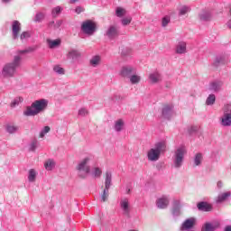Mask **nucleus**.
Masks as SVG:
<instances>
[{
  "label": "nucleus",
  "mask_w": 231,
  "mask_h": 231,
  "mask_svg": "<svg viewBox=\"0 0 231 231\" xmlns=\"http://www.w3.org/2000/svg\"><path fill=\"white\" fill-rule=\"evenodd\" d=\"M13 39L15 41L19 39V32H21V23L14 21L12 23Z\"/></svg>",
  "instance_id": "16"
},
{
  "label": "nucleus",
  "mask_w": 231,
  "mask_h": 231,
  "mask_svg": "<svg viewBox=\"0 0 231 231\" xmlns=\"http://www.w3.org/2000/svg\"><path fill=\"white\" fill-rule=\"evenodd\" d=\"M80 57H82V53L77 49H70L67 53V59H69V60H72L73 62H75V60H79Z\"/></svg>",
  "instance_id": "14"
},
{
  "label": "nucleus",
  "mask_w": 231,
  "mask_h": 231,
  "mask_svg": "<svg viewBox=\"0 0 231 231\" xmlns=\"http://www.w3.org/2000/svg\"><path fill=\"white\" fill-rule=\"evenodd\" d=\"M185 154H187V148L185 145H180L176 148L172 155L174 169H181V167H183V162H185Z\"/></svg>",
  "instance_id": "5"
},
{
  "label": "nucleus",
  "mask_w": 231,
  "mask_h": 231,
  "mask_svg": "<svg viewBox=\"0 0 231 231\" xmlns=\"http://www.w3.org/2000/svg\"><path fill=\"white\" fill-rule=\"evenodd\" d=\"M60 42H61L60 39H56V40L47 39V44L51 50L59 48V46H60Z\"/></svg>",
  "instance_id": "27"
},
{
  "label": "nucleus",
  "mask_w": 231,
  "mask_h": 231,
  "mask_svg": "<svg viewBox=\"0 0 231 231\" xmlns=\"http://www.w3.org/2000/svg\"><path fill=\"white\" fill-rule=\"evenodd\" d=\"M149 80L151 84H159V82H162V74L160 72H152L149 75Z\"/></svg>",
  "instance_id": "20"
},
{
  "label": "nucleus",
  "mask_w": 231,
  "mask_h": 231,
  "mask_svg": "<svg viewBox=\"0 0 231 231\" xmlns=\"http://www.w3.org/2000/svg\"><path fill=\"white\" fill-rule=\"evenodd\" d=\"M37 147H39V141H37V139L32 140L29 143V151L31 152H35V151L37 150Z\"/></svg>",
  "instance_id": "36"
},
{
  "label": "nucleus",
  "mask_w": 231,
  "mask_h": 231,
  "mask_svg": "<svg viewBox=\"0 0 231 231\" xmlns=\"http://www.w3.org/2000/svg\"><path fill=\"white\" fill-rule=\"evenodd\" d=\"M91 174L94 178H100V176H102V168L94 167L92 169Z\"/></svg>",
  "instance_id": "38"
},
{
  "label": "nucleus",
  "mask_w": 231,
  "mask_h": 231,
  "mask_svg": "<svg viewBox=\"0 0 231 231\" xmlns=\"http://www.w3.org/2000/svg\"><path fill=\"white\" fill-rule=\"evenodd\" d=\"M113 181V173L111 171H106V177H105V189H111V183Z\"/></svg>",
  "instance_id": "24"
},
{
  "label": "nucleus",
  "mask_w": 231,
  "mask_h": 231,
  "mask_svg": "<svg viewBox=\"0 0 231 231\" xmlns=\"http://www.w3.org/2000/svg\"><path fill=\"white\" fill-rule=\"evenodd\" d=\"M175 53L178 55H185V53H187V42L183 41L179 42L175 47Z\"/></svg>",
  "instance_id": "15"
},
{
  "label": "nucleus",
  "mask_w": 231,
  "mask_h": 231,
  "mask_svg": "<svg viewBox=\"0 0 231 231\" xmlns=\"http://www.w3.org/2000/svg\"><path fill=\"white\" fill-rule=\"evenodd\" d=\"M51 130V128H50V126H44L40 132V138H44V136H46Z\"/></svg>",
  "instance_id": "43"
},
{
  "label": "nucleus",
  "mask_w": 231,
  "mask_h": 231,
  "mask_svg": "<svg viewBox=\"0 0 231 231\" xmlns=\"http://www.w3.org/2000/svg\"><path fill=\"white\" fill-rule=\"evenodd\" d=\"M162 118L164 120H171L176 113L174 112V106L172 105H164L162 111Z\"/></svg>",
  "instance_id": "9"
},
{
  "label": "nucleus",
  "mask_w": 231,
  "mask_h": 231,
  "mask_svg": "<svg viewBox=\"0 0 231 231\" xmlns=\"http://www.w3.org/2000/svg\"><path fill=\"white\" fill-rule=\"evenodd\" d=\"M224 231H231V226H226Z\"/></svg>",
  "instance_id": "53"
},
{
  "label": "nucleus",
  "mask_w": 231,
  "mask_h": 231,
  "mask_svg": "<svg viewBox=\"0 0 231 231\" xmlns=\"http://www.w3.org/2000/svg\"><path fill=\"white\" fill-rule=\"evenodd\" d=\"M200 21L208 22L212 19V13L208 10H202L199 14Z\"/></svg>",
  "instance_id": "25"
},
{
  "label": "nucleus",
  "mask_w": 231,
  "mask_h": 231,
  "mask_svg": "<svg viewBox=\"0 0 231 231\" xmlns=\"http://www.w3.org/2000/svg\"><path fill=\"white\" fill-rule=\"evenodd\" d=\"M95 160L93 155H87L81 161L79 162L76 166V171H78V174L80 178H87L88 174L91 172L90 163Z\"/></svg>",
  "instance_id": "4"
},
{
  "label": "nucleus",
  "mask_w": 231,
  "mask_h": 231,
  "mask_svg": "<svg viewBox=\"0 0 231 231\" xmlns=\"http://www.w3.org/2000/svg\"><path fill=\"white\" fill-rule=\"evenodd\" d=\"M81 32L85 35L91 37L97 32V23L92 20H86L81 23Z\"/></svg>",
  "instance_id": "7"
},
{
  "label": "nucleus",
  "mask_w": 231,
  "mask_h": 231,
  "mask_svg": "<svg viewBox=\"0 0 231 231\" xmlns=\"http://www.w3.org/2000/svg\"><path fill=\"white\" fill-rule=\"evenodd\" d=\"M223 115L220 117V125L223 127H230L231 125V104H225L222 107Z\"/></svg>",
  "instance_id": "6"
},
{
  "label": "nucleus",
  "mask_w": 231,
  "mask_h": 231,
  "mask_svg": "<svg viewBox=\"0 0 231 231\" xmlns=\"http://www.w3.org/2000/svg\"><path fill=\"white\" fill-rule=\"evenodd\" d=\"M129 53H131V51L129 49H125L122 51L121 55L123 57H127V55H129Z\"/></svg>",
  "instance_id": "50"
},
{
  "label": "nucleus",
  "mask_w": 231,
  "mask_h": 231,
  "mask_svg": "<svg viewBox=\"0 0 231 231\" xmlns=\"http://www.w3.org/2000/svg\"><path fill=\"white\" fill-rule=\"evenodd\" d=\"M169 203H171V199H169V196L162 195V197L158 198L156 200V207L157 208H167L169 207Z\"/></svg>",
  "instance_id": "10"
},
{
  "label": "nucleus",
  "mask_w": 231,
  "mask_h": 231,
  "mask_svg": "<svg viewBox=\"0 0 231 231\" xmlns=\"http://www.w3.org/2000/svg\"><path fill=\"white\" fill-rule=\"evenodd\" d=\"M156 169H157V171H162V163H158L156 165Z\"/></svg>",
  "instance_id": "52"
},
{
  "label": "nucleus",
  "mask_w": 231,
  "mask_h": 231,
  "mask_svg": "<svg viewBox=\"0 0 231 231\" xmlns=\"http://www.w3.org/2000/svg\"><path fill=\"white\" fill-rule=\"evenodd\" d=\"M221 88H223V82L212 81L208 87V91H209L210 93H219Z\"/></svg>",
  "instance_id": "13"
},
{
  "label": "nucleus",
  "mask_w": 231,
  "mask_h": 231,
  "mask_svg": "<svg viewBox=\"0 0 231 231\" xmlns=\"http://www.w3.org/2000/svg\"><path fill=\"white\" fill-rule=\"evenodd\" d=\"M107 198H109V189L105 188L101 195V201H107Z\"/></svg>",
  "instance_id": "42"
},
{
  "label": "nucleus",
  "mask_w": 231,
  "mask_h": 231,
  "mask_svg": "<svg viewBox=\"0 0 231 231\" xmlns=\"http://www.w3.org/2000/svg\"><path fill=\"white\" fill-rule=\"evenodd\" d=\"M136 69L131 66H125L121 69V76L122 77H131V73H134Z\"/></svg>",
  "instance_id": "23"
},
{
  "label": "nucleus",
  "mask_w": 231,
  "mask_h": 231,
  "mask_svg": "<svg viewBox=\"0 0 231 231\" xmlns=\"http://www.w3.org/2000/svg\"><path fill=\"white\" fill-rule=\"evenodd\" d=\"M24 98L23 97H15L10 104V107H17L19 105L23 104Z\"/></svg>",
  "instance_id": "33"
},
{
  "label": "nucleus",
  "mask_w": 231,
  "mask_h": 231,
  "mask_svg": "<svg viewBox=\"0 0 231 231\" xmlns=\"http://www.w3.org/2000/svg\"><path fill=\"white\" fill-rule=\"evenodd\" d=\"M131 21H133V18L131 16H126L121 20V24L123 26H127L128 24H131Z\"/></svg>",
  "instance_id": "46"
},
{
  "label": "nucleus",
  "mask_w": 231,
  "mask_h": 231,
  "mask_svg": "<svg viewBox=\"0 0 231 231\" xmlns=\"http://www.w3.org/2000/svg\"><path fill=\"white\" fill-rule=\"evenodd\" d=\"M215 64L217 66L218 64H225V56H217L215 60Z\"/></svg>",
  "instance_id": "49"
},
{
  "label": "nucleus",
  "mask_w": 231,
  "mask_h": 231,
  "mask_svg": "<svg viewBox=\"0 0 231 231\" xmlns=\"http://www.w3.org/2000/svg\"><path fill=\"white\" fill-rule=\"evenodd\" d=\"M49 26L51 28H53V30H57L59 28H60V26H62V21L58 20V21H56V23L54 21L50 22Z\"/></svg>",
  "instance_id": "39"
},
{
  "label": "nucleus",
  "mask_w": 231,
  "mask_h": 231,
  "mask_svg": "<svg viewBox=\"0 0 231 231\" xmlns=\"http://www.w3.org/2000/svg\"><path fill=\"white\" fill-rule=\"evenodd\" d=\"M5 129L6 132L9 133V134H15V133L19 131V127L15 125H7Z\"/></svg>",
  "instance_id": "32"
},
{
  "label": "nucleus",
  "mask_w": 231,
  "mask_h": 231,
  "mask_svg": "<svg viewBox=\"0 0 231 231\" xmlns=\"http://www.w3.org/2000/svg\"><path fill=\"white\" fill-rule=\"evenodd\" d=\"M231 197V192L230 191H226V192H224V193H220L217 199H216V202L217 203H223L224 201H226L228 199V198Z\"/></svg>",
  "instance_id": "26"
},
{
  "label": "nucleus",
  "mask_w": 231,
  "mask_h": 231,
  "mask_svg": "<svg viewBox=\"0 0 231 231\" xmlns=\"http://www.w3.org/2000/svg\"><path fill=\"white\" fill-rule=\"evenodd\" d=\"M216 104V95L209 94L206 99V106H214Z\"/></svg>",
  "instance_id": "37"
},
{
  "label": "nucleus",
  "mask_w": 231,
  "mask_h": 231,
  "mask_svg": "<svg viewBox=\"0 0 231 231\" xmlns=\"http://www.w3.org/2000/svg\"><path fill=\"white\" fill-rule=\"evenodd\" d=\"M78 115L79 116H88V115H89V112L88 111V109L82 107L79 110Z\"/></svg>",
  "instance_id": "48"
},
{
  "label": "nucleus",
  "mask_w": 231,
  "mask_h": 231,
  "mask_svg": "<svg viewBox=\"0 0 231 231\" xmlns=\"http://www.w3.org/2000/svg\"><path fill=\"white\" fill-rule=\"evenodd\" d=\"M33 51V49H27L18 51L14 56L13 60L5 63L1 70V77L3 79H14L17 73V69L21 68V62H23V55Z\"/></svg>",
  "instance_id": "1"
},
{
  "label": "nucleus",
  "mask_w": 231,
  "mask_h": 231,
  "mask_svg": "<svg viewBox=\"0 0 231 231\" xmlns=\"http://www.w3.org/2000/svg\"><path fill=\"white\" fill-rule=\"evenodd\" d=\"M196 217H189L184 220L183 224L180 226L181 231L190 230L196 225Z\"/></svg>",
  "instance_id": "12"
},
{
  "label": "nucleus",
  "mask_w": 231,
  "mask_h": 231,
  "mask_svg": "<svg viewBox=\"0 0 231 231\" xmlns=\"http://www.w3.org/2000/svg\"><path fill=\"white\" fill-rule=\"evenodd\" d=\"M126 11L125 8L123 7H116V17H124V15H125Z\"/></svg>",
  "instance_id": "41"
},
{
  "label": "nucleus",
  "mask_w": 231,
  "mask_h": 231,
  "mask_svg": "<svg viewBox=\"0 0 231 231\" xmlns=\"http://www.w3.org/2000/svg\"><path fill=\"white\" fill-rule=\"evenodd\" d=\"M179 16L183 17V15H187L189 12H190V6L189 5H181L178 8Z\"/></svg>",
  "instance_id": "28"
},
{
  "label": "nucleus",
  "mask_w": 231,
  "mask_h": 231,
  "mask_svg": "<svg viewBox=\"0 0 231 231\" xmlns=\"http://www.w3.org/2000/svg\"><path fill=\"white\" fill-rule=\"evenodd\" d=\"M105 35L111 41H113V39H116V37L120 35V32H118V27H116V25H110L106 29Z\"/></svg>",
  "instance_id": "11"
},
{
  "label": "nucleus",
  "mask_w": 231,
  "mask_h": 231,
  "mask_svg": "<svg viewBox=\"0 0 231 231\" xmlns=\"http://www.w3.org/2000/svg\"><path fill=\"white\" fill-rule=\"evenodd\" d=\"M52 71L56 73V75H65L66 69L62 68L60 65H54L52 68Z\"/></svg>",
  "instance_id": "31"
},
{
  "label": "nucleus",
  "mask_w": 231,
  "mask_h": 231,
  "mask_svg": "<svg viewBox=\"0 0 231 231\" xmlns=\"http://www.w3.org/2000/svg\"><path fill=\"white\" fill-rule=\"evenodd\" d=\"M128 79L130 83L133 85L140 84V82L142 81V77L138 74L131 75Z\"/></svg>",
  "instance_id": "29"
},
{
  "label": "nucleus",
  "mask_w": 231,
  "mask_h": 231,
  "mask_svg": "<svg viewBox=\"0 0 231 231\" xmlns=\"http://www.w3.org/2000/svg\"><path fill=\"white\" fill-rule=\"evenodd\" d=\"M219 222H207L203 225L201 231H214L219 228Z\"/></svg>",
  "instance_id": "18"
},
{
  "label": "nucleus",
  "mask_w": 231,
  "mask_h": 231,
  "mask_svg": "<svg viewBox=\"0 0 231 231\" xmlns=\"http://www.w3.org/2000/svg\"><path fill=\"white\" fill-rule=\"evenodd\" d=\"M171 214L173 217H180V216H181V203L180 200H175L173 202Z\"/></svg>",
  "instance_id": "17"
},
{
  "label": "nucleus",
  "mask_w": 231,
  "mask_h": 231,
  "mask_svg": "<svg viewBox=\"0 0 231 231\" xmlns=\"http://www.w3.org/2000/svg\"><path fill=\"white\" fill-rule=\"evenodd\" d=\"M197 208L201 210L202 212H212V204H209L208 202H199L197 205Z\"/></svg>",
  "instance_id": "22"
},
{
  "label": "nucleus",
  "mask_w": 231,
  "mask_h": 231,
  "mask_svg": "<svg viewBox=\"0 0 231 231\" xmlns=\"http://www.w3.org/2000/svg\"><path fill=\"white\" fill-rule=\"evenodd\" d=\"M89 64L92 68H98L100 64H102V56L100 55H94L89 60Z\"/></svg>",
  "instance_id": "19"
},
{
  "label": "nucleus",
  "mask_w": 231,
  "mask_h": 231,
  "mask_svg": "<svg viewBox=\"0 0 231 231\" xmlns=\"http://www.w3.org/2000/svg\"><path fill=\"white\" fill-rule=\"evenodd\" d=\"M171 86V82H166V88H169Z\"/></svg>",
  "instance_id": "58"
},
{
  "label": "nucleus",
  "mask_w": 231,
  "mask_h": 231,
  "mask_svg": "<svg viewBox=\"0 0 231 231\" xmlns=\"http://www.w3.org/2000/svg\"><path fill=\"white\" fill-rule=\"evenodd\" d=\"M43 20H44V13L36 14V15L34 17L35 23H42Z\"/></svg>",
  "instance_id": "45"
},
{
  "label": "nucleus",
  "mask_w": 231,
  "mask_h": 231,
  "mask_svg": "<svg viewBox=\"0 0 231 231\" xmlns=\"http://www.w3.org/2000/svg\"><path fill=\"white\" fill-rule=\"evenodd\" d=\"M193 131H197V128H193Z\"/></svg>",
  "instance_id": "59"
},
{
  "label": "nucleus",
  "mask_w": 231,
  "mask_h": 231,
  "mask_svg": "<svg viewBox=\"0 0 231 231\" xmlns=\"http://www.w3.org/2000/svg\"><path fill=\"white\" fill-rule=\"evenodd\" d=\"M194 165L195 167H199L203 162V154L202 153H197L194 157Z\"/></svg>",
  "instance_id": "34"
},
{
  "label": "nucleus",
  "mask_w": 231,
  "mask_h": 231,
  "mask_svg": "<svg viewBox=\"0 0 231 231\" xmlns=\"http://www.w3.org/2000/svg\"><path fill=\"white\" fill-rule=\"evenodd\" d=\"M32 37V32H23L20 35V41L24 42V41H28Z\"/></svg>",
  "instance_id": "40"
},
{
  "label": "nucleus",
  "mask_w": 231,
  "mask_h": 231,
  "mask_svg": "<svg viewBox=\"0 0 231 231\" xmlns=\"http://www.w3.org/2000/svg\"><path fill=\"white\" fill-rule=\"evenodd\" d=\"M76 14H82L84 12L83 7L78 6L75 10Z\"/></svg>",
  "instance_id": "51"
},
{
  "label": "nucleus",
  "mask_w": 231,
  "mask_h": 231,
  "mask_svg": "<svg viewBox=\"0 0 231 231\" xmlns=\"http://www.w3.org/2000/svg\"><path fill=\"white\" fill-rule=\"evenodd\" d=\"M125 127V121L124 119H117L114 124V130L116 133H122Z\"/></svg>",
  "instance_id": "21"
},
{
  "label": "nucleus",
  "mask_w": 231,
  "mask_h": 231,
  "mask_svg": "<svg viewBox=\"0 0 231 231\" xmlns=\"http://www.w3.org/2000/svg\"><path fill=\"white\" fill-rule=\"evenodd\" d=\"M169 23H171V17L170 16H164L162 20V27L165 28Z\"/></svg>",
  "instance_id": "47"
},
{
  "label": "nucleus",
  "mask_w": 231,
  "mask_h": 231,
  "mask_svg": "<svg viewBox=\"0 0 231 231\" xmlns=\"http://www.w3.org/2000/svg\"><path fill=\"white\" fill-rule=\"evenodd\" d=\"M126 194H131V189L126 188Z\"/></svg>",
  "instance_id": "57"
},
{
  "label": "nucleus",
  "mask_w": 231,
  "mask_h": 231,
  "mask_svg": "<svg viewBox=\"0 0 231 231\" xmlns=\"http://www.w3.org/2000/svg\"><path fill=\"white\" fill-rule=\"evenodd\" d=\"M119 207L123 216H125V217H129L131 216V202L129 201V199H121L119 202Z\"/></svg>",
  "instance_id": "8"
},
{
  "label": "nucleus",
  "mask_w": 231,
  "mask_h": 231,
  "mask_svg": "<svg viewBox=\"0 0 231 231\" xmlns=\"http://www.w3.org/2000/svg\"><path fill=\"white\" fill-rule=\"evenodd\" d=\"M35 180H37V171L34 169L29 170L28 181L30 183H34Z\"/></svg>",
  "instance_id": "30"
},
{
  "label": "nucleus",
  "mask_w": 231,
  "mask_h": 231,
  "mask_svg": "<svg viewBox=\"0 0 231 231\" xmlns=\"http://www.w3.org/2000/svg\"><path fill=\"white\" fill-rule=\"evenodd\" d=\"M217 187H218V189H221V187H223V182L218 181L217 182Z\"/></svg>",
  "instance_id": "54"
},
{
  "label": "nucleus",
  "mask_w": 231,
  "mask_h": 231,
  "mask_svg": "<svg viewBox=\"0 0 231 231\" xmlns=\"http://www.w3.org/2000/svg\"><path fill=\"white\" fill-rule=\"evenodd\" d=\"M48 99L42 98L35 100L23 111V116H37V115L44 113L48 109Z\"/></svg>",
  "instance_id": "2"
},
{
  "label": "nucleus",
  "mask_w": 231,
  "mask_h": 231,
  "mask_svg": "<svg viewBox=\"0 0 231 231\" xmlns=\"http://www.w3.org/2000/svg\"><path fill=\"white\" fill-rule=\"evenodd\" d=\"M1 1H2V3L7 4V3H10V1H12V0H1Z\"/></svg>",
  "instance_id": "56"
},
{
  "label": "nucleus",
  "mask_w": 231,
  "mask_h": 231,
  "mask_svg": "<svg viewBox=\"0 0 231 231\" xmlns=\"http://www.w3.org/2000/svg\"><path fill=\"white\" fill-rule=\"evenodd\" d=\"M44 167L46 171H53V169L55 168V161L51 159L47 160L44 163Z\"/></svg>",
  "instance_id": "35"
},
{
  "label": "nucleus",
  "mask_w": 231,
  "mask_h": 231,
  "mask_svg": "<svg viewBox=\"0 0 231 231\" xmlns=\"http://www.w3.org/2000/svg\"><path fill=\"white\" fill-rule=\"evenodd\" d=\"M167 151V143L160 141L154 143L153 147L147 151L146 156L148 162H158L162 158V154H165Z\"/></svg>",
  "instance_id": "3"
},
{
  "label": "nucleus",
  "mask_w": 231,
  "mask_h": 231,
  "mask_svg": "<svg viewBox=\"0 0 231 231\" xmlns=\"http://www.w3.org/2000/svg\"><path fill=\"white\" fill-rule=\"evenodd\" d=\"M60 12H62V7L60 6L54 7L51 11L52 17H58Z\"/></svg>",
  "instance_id": "44"
},
{
  "label": "nucleus",
  "mask_w": 231,
  "mask_h": 231,
  "mask_svg": "<svg viewBox=\"0 0 231 231\" xmlns=\"http://www.w3.org/2000/svg\"><path fill=\"white\" fill-rule=\"evenodd\" d=\"M77 2H79V0H69V3H70L71 5H73V4L77 3Z\"/></svg>",
  "instance_id": "55"
}]
</instances>
